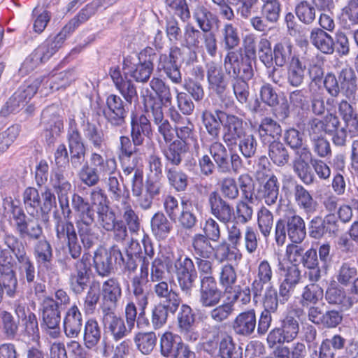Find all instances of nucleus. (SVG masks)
<instances>
[{
	"label": "nucleus",
	"mask_w": 358,
	"mask_h": 358,
	"mask_svg": "<svg viewBox=\"0 0 358 358\" xmlns=\"http://www.w3.org/2000/svg\"><path fill=\"white\" fill-rule=\"evenodd\" d=\"M99 221L100 224L106 231L116 229V236L122 240H124L127 235L126 227L120 224L116 221L115 213L109 210L108 206L98 208Z\"/></svg>",
	"instance_id": "obj_27"
},
{
	"label": "nucleus",
	"mask_w": 358,
	"mask_h": 358,
	"mask_svg": "<svg viewBox=\"0 0 358 358\" xmlns=\"http://www.w3.org/2000/svg\"><path fill=\"white\" fill-rule=\"evenodd\" d=\"M129 293L128 303L125 308L127 322L129 326V330L126 328L123 320L117 317L112 310H106V307L103 308V324L106 331L111 333L115 340H120L126 336L128 331H130L134 325V304L131 301V294L129 287H127Z\"/></svg>",
	"instance_id": "obj_3"
},
{
	"label": "nucleus",
	"mask_w": 358,
	"mask_h": 358,
	"mask_svg": "<svg viewBox=\"0 0 358 358\" xmlns=\"http://www.w3.org/2000/svg\"><path fill=\"white\" fill-rule=\"evenodd\" d=\"M210 213L223 224L231 222L234 215V208L216 191L211 192L208 199Z\"/></svg>",
	"instance_id": "obj_15"
},
{
	"label": "nucleus",
	"mask_w": 358,
	"mask_h": 358,
	"mask_svg": "<svg viewBox=\"0 0 358 358\" xmlns=\"http://www.w3.org/2000/svg\"><path fill=\"white\" fill-rule=\"evenodd\" d=\"M90 162L92 166L103 177L113 175L117 169V163L114 158L103 157L96 152H92L90 154Z\"/></svg>",
	"instance_id": "obj_35"
},
{
	"label": "nucleus",
	"mask_w": 358,
	"mask_h": 358,
	"mask_svg": "<svg viewBox=\"0 0 358 358\" xmlns=\"http://www.w3.org/2000/svg\"><path fill=\"white\" fill-rule=\"evenodd\" d=\"M257 316L255 309H249L239 313L233 322L235 334L241 336H250L255 331Z\"/></svg>",
	"instance_id": "obj_18"
},
{
	"label": "nucleus",
	"mask_w": 358,
	"mask_h": 358,
	"mask_svg": "<svg viewBox=\"0 0 358 358\" xmlns=\"http://www.w3.org/2000/svg\"><path fill=\"white\" fill-rule=\"evenodd\" d=\"M82 129L84 136L96 149H101L106 142V136L103 129L98 125L83 120Z\"/></svg>",
	"instance_id": "obj_39"
},
{
	"label": "nucleus",
	"mask_w": 358,
	"mask_h": 358,
	"mask_svg": "<svg viewBox=\"0 0 358 358\" xmlns=\"http://www.w3.org/2000/svg\"><path fill=\"white\" fill-rule=\"evenodd\" d=\"M263 310L266 313H275L279 304L278 293L273 285L267 286L262 296Z\"/></svg>",
	"instance_id": "obj_63"
},
{
	"label": "nucleus",
	"mask_w": 358,
	"mask_h": 358,
	"mask_svg": "<svg viewBox=\"0 0 358 358\" xmlns=\"http://www.w3.org/2000/svg\"><path fill=\"white\" fill-rule=\"evenodd\" d=\"M280 182L276 176L271 174L259 187L257 194L259 199L268 206L276 203L278 196Z\"/></svg>",
	"instance_id": "obj_28"
},
{
	"label": "nucleus",
	"mask_w": 358,
	"mask_h": 358,
	"mask_svg": "<svg viewBox=\"0 0 358 358\" xmlns=\"http://www.w3.org/2000/svg\"><path fill=\"white\" fill-rule=\"evenodd\" d=\"M292 193L296 204L300 209L306 213H313L316 211L317 203L303 185L295 182L293 183Z\"/></svg>",
	"instance_id": "obj_26"
},
{
	"label": "nucleus",
	"mask_w": 358,
	"mask_h": 358,
	"mask_svg": "<svg viewBox=\"0 0 358 358\" xmlns=\"http://www.w3.org/2000/svg\"><path fill=\"white\" fill-rule=\"evenodd\" d=\"M108 186L112 199L125 204H127V200H130L129 190L123 184L120 183L115 176H109Z\"/></svg>",
	"instance_id": "obj_52"
},
{
	"label": "nucleus",
	"mask_w": 358,
	"mask_h": 358,
	"mask_svg": "<svg viewBox=\"0 0 358 358\" xmlns=\"http://www.w3.org/2000/svg\"><path fill=\"white\" fill-rule=\"evenodd\" d=\"M218 115L223 127L224 142L228 148L237 145L238 139L247 133L243 119L226 112H218Z\"/></svg>",
	"instance_id": "obj_7"
},
{
	"label": "nucleus",
	"mask_w": 358,
	"mask_h": 358,
	"mask_svg": "<svg viewBox=\"0 0 358 358\" xmlns=\"http://www.w3.org/2000/svg\"><path fill=\"white\" fill-rule=\"evenodd\" d=\"M34 256L39 264L50 263L53 258L52 248L50 243L45 239H41L34 246Z\"/></svg>",
	"instance_id": "obj_61"
},
{
	"label": "nucleus",
	"mask_w": 358,
	"mask_h": 358,
	"mask_svg": "<svg viewBox=\"0 0 358 358\" xmlns=\"http://www.w3.org/2000/svg\"><path fill=\"white\" fill-rule=\"evenodd\" d=\"M127 245L123 253L115 249L107 250L102 247L97 248L93 257V266L96 273L101 277L109 276L114 272L117 256L120 257L125 269L129 271H134V249L132 238Z\"/></svg>",
	"instance_id": "obj_2"
},
{
	"label": "nucleus",
	"mask_w": 358,
	"mask_h": 358,
	"mask_svg": "<svg viewBox=\"0 0 358 358\" xmlns=\"http://www.w3.org/2000/svg\"><path fill=\"white\" fill-rule=\"evenodd\" d=\"M51 57L48 48L40 45L34 51L25 59L22 66L27 71L34 70L38 65L47 61Z\"/></svg>",
	"instance_id": "obj_57"
},
{
	"label": "nucleus",
	"mask_w": 358,
	"mask_h": 358,
	"mask_svg": "<svg viewBox=\"0 0 358 358\" xmlns=\"http://www.w3.org/2000/svg\"><path fill=\"white\" fill-rule=\"evenodd\" d=\"M192 17L198 27L203 33L212 31L215 24L219 22L217 16L213 14L208 8L202 3H197L192 8Z\"/></svg>",
	"instance_id": "obj_23"
},
{
	"label": "nucleus",
	"mask_w": 358,
	"mask_h": 358,
	"mask_svg": "<svg viewBox=\"0 0 358 358\" xmlns=\"http://www.w3.org/2000/svg\"><path fill=\"white\" fill-rule=\"evenodd\" d=\"M336 108L344 124L357 131L358 113L352 104L346 99H342L336 103Z\"/></svg>",
	"instance_id": "obj_41"
},
{
	"label": "nucleus",
	"mask_w": 358,
	"mask_h": 358,
	"mask_svg": "<svg viewBox=\"0 0 358 358\" xmlns=\"http://www.w3.org/2000/svg\"><path fill=\"white\" fill-rule=\"evenodd\" d=\"M268 145V155L274 164L282 167L289 162V153L286 146L280 141L270 142Z\"/></svg>",
	"instance_id": "obj_40"
},
{
	"label": "nucleus",
	"mask_w": 358,
	"mask_h": 358,
	"mask_svg": "<svg viewBox=\"0 0 358 358\" xmlns=\"http://www.w3.org/2000/svg\"><path fill=\"white\" fill-rule=\"evenodd\" d=\"M310 41L323 54L332 55L334 52V38L320 28L315 27L311 30Z\"/></svg>",
	"instance_id": "obj_33"
},
{
	"label": "nucleus",
	"mask_w": 358,
	"mask_h": 358,
	"mask_svg": "<svg viewBox=\"0 0 358 358\" xmlns=\"http://www.w3.org/2000/svg\"><path fill=\"white\" fill-rule=\"evenodd\" d=\"M23 201L27 213L36 217L38 215L41 205V198L38 190L31 187L25 189L23 193Z\"/></svg>",
	"instance_id": "obj_50"
},
{
	"label": "nucleus",
	"mask_w": 358,
	"mask_h": 358,
	"mask_svg": "<svg viewBox=\"0 0 358 358\" xmlns=\"http://www.w3.org/2000/svg\"><path fill=\"white\" fill-rule=\"evenodd\" d=\"M107 107L103 110V113L108 122L114 126H120L124 122L127 115L126 110L122 99L111 94L106 100Z\"/></svg>",
	"instance_id": "obj_17"
},
{
	"label": "nucleus",
	"mask_w": 358,
	"mask_h": 358,
	"mask_svg": "<svg viewBox=\"0 0 358 358\" xmlns=\"http://www.w3.org/2000/svg\"><path fill=\"white\" fill-rule=\"evenodd\" d=\"M279 327L289 343L297 337L299 332V323L292 315L285 316L280 321V326Z\"/></svg>",
	"instance_id": "obj_64"
},
{
	"label": "nucleus",
	"mask_w": 358,
	"mask_h": 358,
	"mask_svg": "<svg viewBox=\"0 0 358 358\" xmlns=\"http://www.w3.org/2000/svg\"><path fill=\"white\" fill-rule=\"evenodd\" d=\"M237 281L235 268L231 264L223 265L219 273V283L224 289L225 292H229Z\"/></svg>",
	"instance_id": "obj_59"
},
{
	"label": "nucleus",
	"mask_w": 358,
	"mask_h": 358,
	"mask_svg": "<svg viewBox=\"0 0 358 358\" xmlns=\"http://www.w3.org/2000/svg\"><path fill=\"white\" fill-rule=\"evenodd\" d=\"M306 66L299 57H294L287 66V83L294 87L301 86L306 78Z\"/></svg>",
	"instance_id": "obj_36"
},
{
	"label": "nucleus",
	"mask_w": 358,
	"mask_h": 358,
	"mask_svg": "<svg viewBox=\"0 0 358 358\" xmlns=\"http://www.w3.org/2000/svg\"><path fill=\"white\" fill-rule=\"evenodd\" d=\"M287 236L294 243H301L306 238V230L303 219L299 215L293 214L284 220Z\"/></svg>",
	"instance_id": "obj_31"
},
{
	"label": "nucleus",
	"mask_w": 358,
	"mask_h": 358,
	"mask_svg": "<svg viewBox=\"0 0 358 358\" xmlns=\"http://www.w3.org/2000/svg\"><path fill=\"white\" fill-rule=\"evenodd\" d=\"M252 58L243 57L242 50L229 51L224 58L226 66L229 65L233 76L236 79L250 80L254 76Z\"/></svg>",
	"instance_id": "obj_9"
},
{
	"label": "nucleus",
	"mask_w": 358,
	"mask_h": 358,
	"mask_svg": "<svg viewBox=\"0 0 358 358\" xmlns=\"http://www.w3.org/2000/svg\"><path fill=\"white\" fill-rule=\"evenodd\" d=\"M182 53V49L175 45L170 48L169 55L161 54L159 57L157 70L163 71L175 84H180L182 82V74L177 64Z\"/></svg>",
	"instance_id": "obj_10"
},
{
	"label": "nucleus",
	"mask_w": 358,
	"mask_h": 358,
	"mask_svg": "<svg viewBox=\"0 0 358 358\" xmlns=\"http://www.w3.org/2000/svg\"><path fill=\"white\" fill-rule=\"evenodd\" d=\"M273 272L271 264L264 259L257 266V275L252 281L253 299L262 296L264 287L271 285Z\"/></svg>",
	"instance_id": "obj_19"
},
{
	"label": "nucleus",
	"mask_w": 358,
	"mask_h": 358,
	"mask_svg": "<svg viewBox=\"0 0 358 358\" xmlns=\"http://www.w3.org/2000/svg\"><path fill=\"white\" fill-rule=\"evenodd\" d=\"M195 322V315L190 306L182 304L178 314L179 332L187 340L195 341L199 338V334L193 327Z\"/></svg>",
	"instance_id": "obj_16"
},
{
	"label": "nucleus",
	"mask_w": 358,
	"mask_h": 358,
	"mask_svg": "<svg viewBox=\"0 0 358 358\" xmlns=\"http://www.w3.org/2000/svg\"><path fill=\"white\" fill-rule=\"evenodd\" d=\"M218 112H223L221 110H215L214 113L208 110L202 112V122L208 134L214 139H218L221 129V122Z\"/></svg>",
	"instance_id": "obj_47"
},
{
	"label": "nucleus",
	"mask_w": 358,
	"mask_h": 358,
	"mask_svg": "<svg viewBox=\"0 0 358 358\" xmlns=\"http://www.w3.org/2000/svg\"><path fill=\"white\" fill-rule=\"evenodd\" d=\"M221 40L224 49L231 51L240 43L238 29L232 23H225L221 30Z\"/></svg>",
	"instance_id": "obj_53"
},
{
	"label": "nucleus",
	"mask_w": 358,
	"mask_h": 358,
	"mask_svg": "<svg viewBox=\"0 0 358 358\" xmlns=\"http://www.w3.org/2000/svg\"><path fill=\"white\" fill-rule=\"evenodd\" d=\"M257 131L262 143L266 145L281 136L282 127L271 117H264L261 120Z\"/></svg>",
	"instance_id": "obj_25"
},
{
	"label": "nucleus",
	"mask_w": 358,
	"mask_h": 358,
	"mask_svg": "<svg viewBox=\"0 0 358 358\" xmlns=\"http://www.w3.org/2000/svg\"><path fill=\"white\" fill-rule=\"evenodd\" d=\"M122 70L123 78L117 69L110 70V77L122 95L131 104L134 96V63L132 57L124 59Z\"/></svg>",
	"instance_id": "obj_5"
},
{
	"label": "nucleus",
	"mask_w": 358,
	"mask_h": 358,
	"mask_svg": "<svg viewBox=\"0 0 358 358\" xmlns=\"http://www.w3.org/2000/svg\"><path fill=\"white\" fill-rule=\"evenodd\" d=\"M70 150L69 162L73 169H79L85 162L86 148L78 129H73L68 134Z\"/></svg>",
	"instance_id": "obj_14"
},
{
	"label": "nucleus",
	"mask_w": 358,
	"mask_h": 358,
	"mask_svg": "<svg viewBox=\"0 0 358 358\" xmlns=\"http://www.w3.org/2000/svg\"><path fill=\"white\" fill-rule=\"evenodd\" d=\"M222 358H243V350L227 334L222 335L219 342V354Z\"/></svg>",
	"instance_id": "obj_46"
},
{
	"label": "nucleus",
	"mask_w": 358,
	"mask_h": 358,
	"mask_svg": "<svg viewBox=\"0 0 358 358\" xmlns=\"http://www.w3.org/2000/svg\"><path fill=\"white\" fill-rule=\"evenodd\" d=\"M17 280L13 265L6 261L2 255L0 256V302L5 293L10 297H13L16 292Z\"/></svg>",
	"instance_id": "obj_13"
},
{
	"label": "nucleus",
	"mask_w": 358,
	"mask_h": 358,
	"mask_svg": "<svg viewBox=\"0 0 358 358\" xmlns=\"http://www.w3.org/2000/svg\"><path fill=\"white\" fill-rule=\"evenodd\" d=\"M231 245V244L227 243L226 241H222L214 248L213 256L217 262L222 263L227 261L241 259V254L232 250Z\"/></svg>",
	"instance_id": "obj_56"
},
{
	"label": "nucleus",
	"mask_w": 358,
	"mask_h": 358,
	"mask_svg": "<svg viewBox=\"0 0 358 358\" xmlns=\"http://www.w3.org/2000/svg\"><path fill=\"white\" fill-rule=\"evenodd\" d=\"M358 275V269L353 261L343 262L336 271V279L343 287H348Z\"/></svg>",
	"instance_id": "obj_44"
},
{
	"label": "nucleus",
	"mask_w": 358,
	"mask_h": 358,
	"mask_svg": "<svg viewBox=\"0 0 358 358\" xmlns=\"http://www.w3.org/2000/svg\"><path fill=\"white\" fill-rule=\"evenodd\" d=\"M79 169L78 173L79 179L85 185L93 187L99 182L101 174H99L96 170L88 162H85Z\"/></svg>",
	"instance_id": "obj_62"
},
{
	"label": "nucleus",
	"mask_w": 358,
	"mask_h": 358,
	"mask_svg": "<svg viewBox=\"0 0 358 358\" xmlns=\"http://www.w3.org/2000/svg\"><path fill=\"white\" fill-rule=\"evenodd\" d=\"M257 224L262 236L265 238L269 236L273 225V215L264 206H262L257 213Z\"/></svg>",
	"instance_id": "obj_60"
},
{
	"label": "nucleus",
	"mask_w": 358,
	"mask_h": 358,
	"mask_svg": "<svg viewBox=\"0 0 358 358\" xmlns=\"http://www.w3.org/2000/svg\"><path fill=\"white\" fill-rule=\"evenodd\" d=\"M76 78V74L74 70H68L51 76L45 81V85H48L52 92H54L62 88H66Z\"/></svg>",
	"instance_id": "obj_48"
},
{
	"label": "nucleus",
	"mask_w": 358,
	"mask_h": 358,
	"mask_svg": "<svg viewBox=\"0 0 358 358\" xmlns=\"http://www.w3.org/2000/svg\"><path fill=\"white\" fill-rule=\"evenodd\" d=\"M150 85L159 99V102L165 106H169L172 103V94L169 86L159 78H154L150 81Z\"/></svg>",
	"instance_id": "obj_58"
},
{
	"label": "nucleus",
	"mask_w": 358,
	"mask_h": 358,
	"mask_svg": "<svg viewBox=\"0 0 358 358\" xmlns=\"http://www.w3.org/2000/svg\"><path fill=\"white\" fill-rule=\"evenodd\" d=\"M5 243L17 259L15 264L20 278L25 279L29 284L32 283L35 279V266L27 255L23 243L13 235L6 236Z\"/></svg>",
	"instance_id": "obj_4"
},
{
	"label": "nucleus",
	"mask_w": 358,
	"mask_h": 358,
	"mask_svg": "<svg viewBox=\"0 0 358 358\" xmlns=\"http://www.w3.org/2000/svg\"><path fill=\"white\" fill-rule=\"evenodd\" d=\"M148 262L143 260L141 277L138 281L136 282V300L138 301L141 310L137 320V325L139 328H144L149 325L148 319L143 315L144 309L148 304V295L150 289L148 280Z\"/></svg>",
	"instance_id": "obj_11"
},
{
	"label": "nucleus",
	"mask_w": 358,
	"mask_h": 358,
	"mask_svg": "<svg viewBox=\"0 0 358 358\" xmlns=\"http://www.w3.org/2000/svg\"><path fill=\"white\" fill-rule=\"evenodd\" d=\"M56 220L55 230L57 238L66 244L69 252L72 258L78 259L82 252V248L78 242V234L74 224L70 220L63 221L61 217L55 213Z\"/></svg>",
	"instance_id": "obj_6"
},
{
	"label": "nucleus",
	"mask_w": 358,
	"mask_h": 358,
	"mask_svg": "<svg viewBox=\"0 0 358 358\" xmlns=\"http://www.w3.org/2000/svg\"><path fill=\"white\" fill-rule=\"evenodd\" d=\"M141 103L143 105L146 113L151 111L153 116V121L156 124L166 120L164 117L162 105L159 102L158 99L148 89H143L141 95Z\"/></svg>",
	"instance_id": "obj_30"
},
{
	"label": "nucleus",
	"mask_w": 358,
	"mask_h": 358,
	"mask_svg": "<svg viewBox=\"0 0 358 358\" xmlns=\"http://www.w3.org/2000/svg\"><path fill=\"white\" fill-rule=\"evenodd\" d=\"M176 136L184 145L196 142V134L194 125L189 118L184 119L178 125H175Z\"/></svg>",
	"instance_id": "obj_51"
},
{
	"label": "nucleus",
	"mask_w": 358,
	"mask_h": 358,
	"mask_svg": "<svg viewBox=\"0 0 358 358\" xmlns=\"http://www.w3.org/2000/svg\"><path fill=\"white\" fill-rule=\"evenodd\" d=\"M198 292L199 302L204 308H212L220 304L224 296L216 280L206 279L199 282Z\"/></svg>",
	"instance_id": "obj_12"
},
{
	"label": "nucleus",
	"mask_w": 358,
	"mask_h": 358,
	"mask_svg": "<svg viewBox=\"0 0 358 358\" xmlns=\"http://www.w3.org/2000/svg\"><path fill=\"white\" fill-rule=\"evenodd\" d=\"M102 294L104 307L108 306L106 310L115 308L118 299L121 296V288L118 282L114 278L105 281L102 286Z\"/></svg>",
	"instance_id": "obj_37"
},
{
	"label": "nucleus",
	"mask_w": 358,
	"mask_h": 358,
	"mask_svg": "<svg viewBox=\"0 0 358 358\" xmlns=\"http://www.w3.org/2000/svg\"><path fill=\"white\" fill-rule=\"evenodd\" d=\"M165 173L169 185L177 192H183L188 185V177L180 170L174 166L166 165Z\"/></svg>",
	"instance_id": "obj_49"
},
{
	"label": "nucleus",
	"mask_w": 358,
	"mask_h": 358,
	"mask_svg": "<svg viewBox=\"0 0 358 358\" xmlns=\"http://www.w3.org/2000/svg\"><path fill=\"white\" fill-rule=\"evenodd\" d=\"M101 338V331L96 320H88L84 327L83 341L86 348L92 349L97 345Z\"/></svg>",
	"instance_id": "obj_45"
},
{
	"label": "nucleus",
	"mask_w": 358,
	"mask_h": 358,
	"mask_svg": "<svg viewBox=\"0 0 358 358\" xmlns=\"http://www.w3.org/2000/svg\"><path fill=\"white\" fill-rule=\"evenodd\" d=\"M90 253H84L82 257L74 263L73 268L70 273L69 286L77 294H81L90 282Z\"/></svg>",
	"instance_id": "obj_8"
},
{
	"label": "nucleus",
	"mask_w": 358,
	"mask_h": 358,
	"mask_svg": "<svg viewBox=\"0 0 358 358\" xmlns=\"http://www.w3.org/2000/svg\"><path fill=\"white\" fill-rule=\"evenodd\" d=\"M165 259L167 266L174 265L176 275L196 271L192 259L185 255L180 249L176 248L168 252Z\"/></svg>",
	"instance_id": "obj_20"
},
{
	"label": "nucleus",
	"mask_w": 358,
	"mask_h": 358,
	"mask_svg": "<svg viewBox=\"0 0 358 358\" xmlns=\"http://www.w3.org/2000/svg\"><path fill=\"white\" fill-rule=\"evenodd\" d=\"M186 152V145L179 140H175L163 150L169 166H179L182 160V155Z\"/></svg>",
	"instance_id": "obj_42"
},
{
	"label": "nucleus",
	"mask_w": 358,
	"mask_h": 358,
	"mask_svg": "<svg viewBox=\"0 0 358 358\" xmlns=\"http://www.w3.org/2000/svg\"><path fill=\"white\" fill-rule=\"evenodd\" d=\"M292 50L293 46L288 42L276 43L273 50V63L275 66L283 67L285 64H289L294 57H299Z\"/></svg>",
	"instance_id": "obj_43"
},
{
	"label": "nucleus",
	"mask_w": 358,
	"mask_h": 358,
	"mask_svg": "<svg viewBox=\"0 0 358 358\" xmlns=\"http://www.w3.org/2000/svg\"><path fill=\"white\" fill-rule=\"evenodd\" d=\"M152 230L159 238H166L172 229V224L162 213H156L151 220Z\"/></svg>",
	"instance_id": "obj_55"
},
{
	"label": "nucleus",
	"mask_w": 358,
	"mask_h": 358,
	"mask_svg": "<svg viewBox=\"0 0 358 358\" xmlns=\"http://www.w3.org/2000/svg\"><path fill=\"white\" fill-rule=\"evenodd\" d=\"M210 239L202 234H195L191 241L192 252L195 257L210 259L213 254L214 247L210 243Z\"/></svg>",
	"instance_id": "obj_38"
},
{
	"label": "nucleus",
	"mask_w": 358,
	"mask_h": 358,
	"mask_svg": "<svg viewBox=\"0 0 358 358\" xmlns=\"http://www.w3.org/2000/svg\"><path fill=\"white\" fill-rule=\"evenodd\" d=\"M206 70L209 88L222 99L227 90V83L224 79L221 66L213 62H210L206 64Z\"/></svg>",
	"instance_id": "obj_22"
},
{
	"label": "nucleus",
	"mask_w": 358,
	"mask_h": 358,
	"mask_svg": "<svg viewBox=\"0 0 358 358\" xmlns=\"http://www.w3.org/2000/svg\"><path fill=\"white\" fill-rule=\"evenodd\" d=\"M203 32L196 28L193 24L188 23L185 26L182 35V45L189 50V59L187 64H189L196 61L197 54L195 50L200 47Z\"/></svg>",
	"instance_id": "obj_21"
},
{
	"label": "nucleus",
	"mask_w": 358,
	"mask_h": 358,
	"mask_svg": "<svg viewBox=\"0 0 358 358\" xmlns=\"http://www.w3.org/2000/svg\"><path fill=\"white\" fill-rule=\"evenodd\" d=\"M326 1L312 0V2H310L307 0H301L299 1L294 9L299 20L306 25L311 24L316 18V6L323 7Z\"/></svg>",
	"instance_id": "obj_29"
},
{
	"label": "nucleus",
	"mask_w": 358,
	"mask_h": 358,
	"mask_svg": "<svg viewBox=\"0 0 358 358\" xmlns=\"http://www.w3.org/2000/svg\"><path fill=\"white\" fill-rule=\"evenodd\" d=\"M209 152L215 163L208 155H204L199 159L201 173L205 176H211L215 167L220 173H238L243 167V160L235 152H228L226 147L216 141L209 146Z\"/></svg>",
	"instance_id": "obj_1"
},
{
	"label": "nucleus",
	"mask_w": 358,
	"mask_h": 358,
	"mask_svg": "<svg viewBox=\"0 0 358 358\" xmlns=\"http://www.w3.org/2000/svg\"><path fill=\"white\" fill-rule=\"evenodd\" d=\"M22 238H28L31 240H38L43 235V229L36 220H26L15 229Z\"/></svg>",
	"instance_id": "obj_54"
},
{
	"label": "nucleus",
	"mask_w": 358,
	"mask_h": 358,
	"mask_svg": "<svg viewBox=\"0 0 358 358\" xmlns=\"http://www.w3.org/2000/svg\"><path fill=\"white\" fill-rule=\"evenodd\" d=\"M180 203L181 210L173 221L178 222L182 229L192 230L198 222L196 215L191 210L192 208V201L189 199H182Z\"/></svg>",
	"instance_id": "obj_34"
},
{
	"label": "nucleus",
	"mask_w": 358,
	"mask_h": 358,
	"mask_svg": "<svg viewBox=\"0 0 358 358\" xmlns=\"http://www.w3.org/2000/svg\"><path fill=\"white\" fill-rule=\"evenodd\" d=\"M43 322L45 327L59 325L61 320V310L59 301L51 297H45L41 303Z\"/></svg>",
	"instance_id": "obj_32"
},
{
	"label": "nucleus",
	"mask_w": 358,
	"mask_h": 358,
	"mask_svg": "<svg viewBox=\"0 0 358 358\" xmlns=\"http://www.w3.org/2000/svg\"><path fill=\"white\" fill-rule=\"evenodd\" d=\"M83 326L82 314L76 305L72 306L64 319V332L69 338H76L80 334Z\"/></svg>",
	"instance_id": "obj_24"
}]
</instances>
